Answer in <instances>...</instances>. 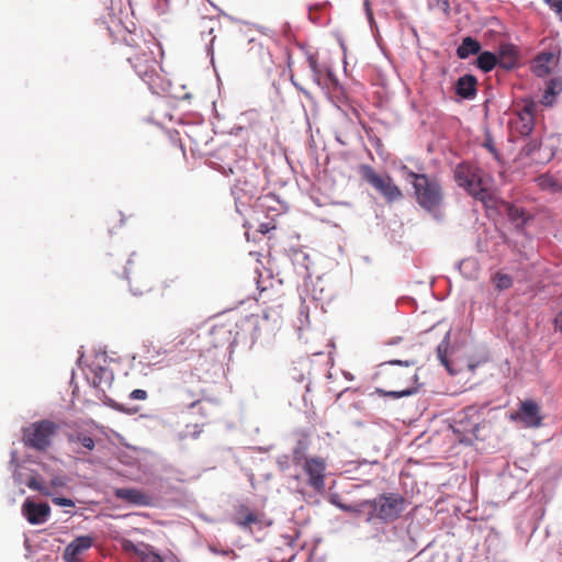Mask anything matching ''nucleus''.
I'll return each instance as SVG.
<instances>
[{
    "label": "nucleus",
    "instance_id": "56",
    "mask_svg": "<svg viewBox=\"0 0 562 562\" xmlns=\"http://www.w3.org/2000/svg\"><path fill=\"white\" fill-rule=\"evenodd\" d=\"M131 263H132V259H128L127 260V266H131ZM128 273H130L128 272V267H125V269H124V278L125 279H128Z\"/></svg>",
    "mask_w": 562,
    "mask_h": 562
},
{
    "label": "nucleus",
    "instance_id": "34",
    "mask_svg": "<svg viewBox=\"0 0 562 562\" xmlns=\"http://www.w3.org/2000/svg\"><path fill=\"white\" fill-rule=\"evenodd\" d=\"M375 393L383 395V396H390L393 398H401V397L413 395L415 393V390L414 389H405L402 391H384L382 389H376Z\"/></svg>",
    "mask_w": 562,
    "mask_h": 562
},
{
    "label": "nucleus",
    "instance_id": "31",
    "mask_svg": "<svg viewBox=\"0 0 562 562\" xmlns=\"http://www.w3.org/2000/svg\"><path fill=\"white\" fill-rule=\"evenodd\" d=\"M188 400H191V402L187 405L189 409H199V414L203 417L207 416L205 404H203L202 400L200 397H194L191 393V391H186L184 394Z\"/></svg>",
    "mask_w": 562,
    "mask_h": 562
},
{
    "label": "nucleus",
    "instance_id": "51",
    "mask_svg": "<svg viewBox=\"0 0 562 562\" xmlns=\"http://www.w3.org/2000/svg\"><path fill=\"white\" fill-rule=\"evenodd\" d=\"M554 323H555V327L562 333V310L557 315Z\"/></svg>",
    "mask_w": 562,
    "mask_h": 562
},
{
    "label": "nucleus",
    "instance_id": "35",
    "mask_svg": "<svg viewBox=\"0 0 562 562\" xmlns=\"http://www.w3.org/2000/svg\"><path fill=\"white\" fill-rule=\"evenodd\" d=\"M301 299H302V304H301L299 318H297L300 322L299 329H302L303 327H305L310 324L308 306L306 305V300L303 299V296H301Z\"/></svg>",
    "mask_w": 562,
    "mask_h": 562
},
{
    "label": "nucleus",
    "instance_id": "24",
    "mask_svg": "<svg viewBox=\"0 0 562 562\" xmlns=\"http://www.w3.org/2000/svg\"><path fill=\"white\" fill-rule=\"evenodd\" d=\"M122 548L125 552L138 557L143 562L146 561L148 553L154 549L150 544L144 542L134 543L132 540H123Z\"/></svg>",
    "mask_w": 562,
    "mask_h": 562
},
{
    "label": "nucleus",
    "instance_id": "29",
    "mask_svg": "<svg viewBox=\"0 0 562 562\" xmlns=\"http://www.w3.org/2000/svg\"><path fill=\"white\" fill-rule=\"evenodd\" d=\"M307 63H308V67H310L311 71H312L314 81L318 86L323 87V80H322L323 69L321 68L316 56L313 54H308Z\"/></svg>",
    "mask_w": 562,
    "mask_h": 562
},
{
    "label": "nucleus",
    "instance_id": "7",
    "mask_svg": "<svg viewBox=\"0 0 562 562\" xmlns=\"http://www.w3.org/2000/svg\"><path fill=\"white\" fill-rule=\"evenodd\" d=\"M480 423L481 415L479 411L469 406L456 414L451 428L461 443H472L479 438Z\"/></svg>",
    "mask_w": 562,
    "mask_h": 562
},
{
    "label": "nucleus",
    "instance_id": "37",
    "mask_svg": "<svg viewBox=\"0 0 562 562\" xmlns=\"http://www.w3.org/2000/svg\"><path fill=\"white\" fill-rule=\"evenodd\" d=\"M544 3L554 12L555 16L562 22V0H543Z\"/></svg>",
    "mask_w": 562,
    "mask_h": 562
},
{
    "label": "nucleus",
    "instance_id": "26",
    "mask_svg": "<svg viewBox=\"0 0 562 562\" xmlns=\"http://www.w3.org/2000/svg\"><path fill=\"white\" fill-rule=\"evenodd\" d=\"M497 65V57L491 52H480L476 58V66L484 72L491 71Z\"/></svg>",
    "mask_w": 562,
    "mask_h": 562
},
{
    "label": "nucleus",
    "instance_id": "45",
    "mask_svg": "<svg viewBox=\"0 0 562 562\" xmlns=\"http://www.w3.org/2000/svg\"><path fill=\"white\" fill-rule=\"evenodd\" d=\"M435 5L438 7L443 13L449 14L450 3L448 0H435Z\"/></svg>",
    "mask_w": 562,
    "mask_h": 562
},
{
    "label": "nucleus",
    "instance_id": "61",
    "mask_svg": "<svg viewBox=\"0 0 562 562\" xmlns=\"http://www.w3.org/2000/svg\"><path fill=\"white\" fill-rule=\"evenodd\" d=\"M220 331H222L223 334H228V336H232V330H223V329H221Z\"/></svg>",
    "mask_w": 562,
    "mask_h": 562
},
{
    "label": "nucleus",
    "instance_id": "50",
    "mask_svg": "<svg viewBox=\"0 0 562 562\" xmlns=\"http://www.w3.org/2000/svg\"><path fill=\"white\" fill-rule=\"evenodd\" d=\"M364 8H366V13H367L368 20L371 23L373 21V13H372V11L370 9L368 0H364Z\"/></svg>",
    "mask_w": 562,
    "mask_h": 562
},
{
    "label": "nucleus",
    "instance_id": "46",
    "mask_svg": "<svg viewBox=\"0 0 562 562\" xmlns=\"http://www.w3.org/2000/svg\"><path fill=\"white\" fill-rule=\"evenodd\" d=\"M145 562H164L161 555L153 549L150 553H148Z\"/></svg>",
    "mask_w": 562,
    "mask_h": 562
},
{
    "label": "nucleus",
    "instance_id": "54",
    "mask_svg": "<svg viewBox=\"0 0 562 562\" xmlns=\"http://www.w3.org/2000/svg\"><path fill=\"white\" fill-rule=\"evenodd\" d=\"M213 31H214V27H213V26H207V25H205V26H204V30L201 32V34H202V36H203L205 33H207L209 35H212Z\"/></svg>",
    "mask_w": 562,
    "mask_h": 562
},
{
    "label": "nucleus",
    "instance_id": "25",
    "mask_svg": "<svg viewBox=\"0 0 562 562\" xmlns=\"http://www.w3.org/2000/svg\"><path fill=\"white\" fill-rule=\"evenodd\" d=\"M68 441L70 443L80 445L86 451L93 450L95 446L93 438L86 431H77L68 435Z\"/></svg>",
    "mask_w": 562,
    "mask_h": 562
},
{
    "label": "nucleus",
    "instance_id": "47",
    "mask_svg": "<svg viewBox=\"0 0 562 562\" xmlns=\"http://www.w3.org/2000/svg\"><path fill=\"white\" fill-rule=\"evenodd\" d=\"M524 211L520 209H512L509 211V216L513 221H517L519 217H522Z\"/></svg>",
    "mask_w": 562,
    "mask_h": 562
},
{
    "label": "nucleus",
    "instance_id": "62",
    "mask_svg": "<svg viewBox=\"0 0 562 562\" xmlns=\"http://www.w3.org/2000/svg\"><path fill=\"white\" fill-rule=\"evenodd\" d=\"M536 147H537V144H536V143L530 144V148H531V149H533V148H536Z\"/></svg>",
    "mask_w": 562,
    "mask_h": 562
},
{
    "label": "nucleus",
    "instance_id": "18",
    "mask_svg": "<svg viewBox=\"0 0 562 562\" xmlns=\"http://www.w3.org/2000/svg\"><path fill=\"white\" fill-rule=\"evenodd\" d=\"M457 95L464 100H473L477 93V79L470 74L458 78L454 87Z\"/></svg>",
    "mask_w": 562,
    "mask_h": 562
},
{
    "label": "nucleus",
    "instance_id": "49",
    "mask_svg": "<svg viewBox=\"0 0 562 562\" xmlns=\"http://www.w3.org/2000/svg\"><path fill=\"white\" fill-rule=\"evenodd\" d=\"M33 464H34L33 468L38 469L40 472L43 471V472L52 475L47 464H45V463H35V462Z\"/></svg>",
    "mask_w": 562,
    "mask_h": 562
},
{
    "label": "nucleus",
    "instance_id": "17",
    "mask_svg": "<svg viewBox=\"0 0 562 562\" xmlns=\"http://www.w3.org/2000/svg\"><path fill=\"white\" fill-rule=\"evenodd\" d=\"M94 543L93 537L89 535L76 537L64 550L65 562H79L80 555L89 550Z\"/></svg>",
    "mask_w": 562,
    "mask_h": 562
},
{
    "label": "nucleus",
    "instance_id": "5",
    "mask_svg": "<svg viewBox=\"0 0 562 562\" xmlns=\"http://www.w3.org/2000/svg\"><path fill=\"white\" fill-rule=\"evenodd\" d=\"M454 180L475 200L485 203L490 198L487 190L483 187L481 170L477 167L464 162L459 164L454 169Z\"/></svg>",
    "mask_w": 562,
    "mask_h": 562
},
{
    "label": "nucleus",
    "instance_id": "41",
    "mask_svg": "<svg viewBox=\"0 0 562 562\" xmlns=\"http://www.w3.org/2000/svg\"><path fill=\"white\" fill-rule=\"evenodd\" d=\"M483 147L486 148L494 156L495 159H499L498 150L496 149L492 138H486L483 143Z\"/></svg>",
    "mask_w": 562,
    "mask_h": 562
},
{
    "label": "nucleus",
    "instance_id": "3",
    "mask_svg": "<svg viewBox=\"0 0 562 562\" xmlns=\"http://www.w3.org/2000/svg\"><path fill=\"white\" fill-rule=\"evenodd\" d=\"M34 463L31 459L25 458L19 461L18 452L11 451L10 467L12 469V477L16 485H25L32 491H36L45 496L52 495L49 488L44 482L42 473L38 469L31 467Z\"/></svg>",
    "mask_w": 562,
    "mask_h": 562
},
{
    "label": "nucleus",
    "instance_id": "19",
    "mask_svg": "<svg viewBox=\"0 0 562 562\" xmlns=\"http://www.w3.org/2000/svg\"><path fill=\"white\" fill-rule=\"evenodd\" d=\"M115 496L120 499H123L127 503L137 506H148L151 504V497L137 488H117L115 491Z\"/></svg>",
    "mask_w": 562,
    "mask_h": 562
},
{
    "label": "nucleus",
    "instance_id": "36",
    "mask_svg": "<svg viewBox=\"0 0 562 562\" xmlns=\"http://www.w3.org/2000/svg\"><path fill=\"white\" fill-rule=\"evenodd\" d=\"M448 337L449 334L446 335L445 339L437 347V356L445 367H448V359L446 357L449 347Z\"/></svg>",
    "mask_w": 562,
    "mask_h": 562
},
{
    "label": "nucleus",
    "instance_id": "43",
    "mask_svg": "<svg viewBox=\"0 0 562 562\" xmlns=\"http://www.w3.org/2000/svg\"><path fill=\"white\" fill-rule=\"evenodd\" d=\"M130 398L144 401L147 398V392L145 390L136 389L130 393Z\"/></svg>",
    "mask_w": 562,
    "mask_h": 562
},
{
    "label": "nucleus",
    "instance_id": "10",
    "mask_svg": "<svg viewBox=\"0 0 562 562\" xmlns=\"http://www.w3.org/2000/svg\"><path fill=\"white\" fill-rule=\"evenodd\" d=\"M236 157V149L231 146H224L213 155L209 165L225 176L229 173L235 175L241 170H246L248 167H255L252 161L247 159H237Z\"/></svg>",
    "mask_w": 562,
    "mask_h": 562
},
{
    "label": "nucleus",
    "instance_id": "64",
    "mask_svg": "<svg viewBox=\"0 0 562 562\" xmlns=\"http://www.w3.org/2000/svg\"><path fill=\"white\" fill-rule=\"evenodd\" d=\"M539 68H542L541 66ZM542 75V71L541 69L538 70V76H541Z\"/></svg>",
    "mask_w": 562,
    "mask_h": 562
},
{
    "label": "nucleus",
    "instance_id": "40",
    "mask_svg": "<svg viewBox=\"0 0 562 562\" xmlns=\"http://www.w3.org/2000/svg\"><path fill=\"white\" fill-rule=\"evenodd\" d=\"M328 502L339 508L340 510L345 512V508L347 504L341 502V497L338 493H330L328 496Z\"/></svg>",
    "mask_w": 562,
    "mask_h": 562
},
{
    "label": "nucleus",
    "instance_id": "57",
    "mask_svg": "<svg viewBox=\"0 0 562 562\" xmlns=\"http://www.w3.org/2000/svg\"><path fill=\"white\" fill-rule=\"evenodd\" d=\"M211 551H212V552H214V553H218V554L221 553V554H223V555H226V554H228V553H229V551H221V550H216V549H214V548H211Z\"/></svg>",
    "mask_w": 562,
    "mask_h": 562
},
{
    "label": "nucleus",
    "instance_id": "52",
    "mask_svg": "<svg viewBox=\"0 0 562 562\" xmlns=\"http://www.w3.org/2000/svg\"><path fill=\"white\" fill-rule=\"evenodd\" d=\"M215 41V36H212L210 43L206 45L207 55L211 56V60L213 61V43Z\"/></svg>",
    "mask_w": 562,
    "mask_h": 562
},
{
    "label": "nucleus",
    "instance_id": "16",
    "mask_svg": "<svg viewBox=\"0 0 562 562\" xmlns=\"http://www.w3.org/2000/svg\"><path fill=\"white\" fill-rule=\"evenodd\" d=\"M326 79L327 83L325 87L327 88V94L330 102L339 110H342L344 106L348 105V98L345 91V88L339 82L336 75L330 69H326Z\"/></svg>",
    "mask_w": 562,
    "mask_h": 562
},
{
    "label": "nucleus",
    "instance_id": "27",
    "mask_svg": "<svg viewBox=\"0 0 562 562\" xmlns=\"http://www.w3.org/2000/svg\"><path fill=\"white\" fill-rule=\"evenodd\" d=\"M293 262H294V265H296V269L300 274H302L303 277H311V273H310L311 260H310V256L306 252H304L302 250L295 251L293 255Z\"/></svg>",
    "mask_w": 562,
    "mask_h": 562
},
{
    "label": "nucleus",
    "instance_id": "9",
    "mask_svg": "<svg viewBox=\"0 0 562 562\" xmlns=\"http://www.w3.org/2000/svg\"><path fill=\"white\" fill-rule=\"evenodd\" d=\"M360 175L375 191H378L387 202H395L402 199L401 189L394 183L389 175L380 176L369 165L360 166Z\"/></svg>",
    "mask_w": 562,
    "mask_h": 562
},
{
    "label": "nucleus",
    "instance_id": "23",
    "mask_svg": "<svg viewBox=\"0 0 562 562\" xmlns=\"http://www.w3.org/2000/svg\"><path fill=\"white\" fill-rule=\"evenodd\" d=\"M481 50V44L477 40L467 36L457 48V56L460 59H467L470 55H476Z\"/></svg>",
    "mask_w": 562,
    "mask_h": 562
},
{
    "label": "nucleus",
    "instance_id": "59",
    "mask_svg": "<svg viewBox=\"0 0 562 562\" xmlns=\"http://www.w3.org/2000/svg\"><path fill=\"white\" fill-rule=\"evenodd\" d=\"M291 81L293 82L294 87H296L297 89L300 90H303V88H301L294 80H293V77L291 78Z\"/></svg>",
    "mask_w": 562,
    "mask_h": 562
},
{
    "label": "nucleus",
    "instance_id": "20",
    "mask_svg": "<svg viewBox=\"0 0 562 562\" xmlns=\"http://www.w3.org/2000/svg\"><path fill=\"white\" fill-rule=\"evenodd\" d=\"M532 104H526L518 114L516 130L520 135L528 136L535 127V120L532 113Z\"/></svg>",
    "mask_w": 562,
    "mask_h": 562
},
{
    "label": "nucleus",
    "instance_id": "48",
    "mask_svg": "<svg viewBox=\"0 0 562 562\" xmlns=\"http://www.w3.org/2000/svg\"><path fill=\"white\" fill-rule=\"evenodd\" d=\"M387 364H391V366H406V367H408V366H413V364H415V362H414V361H407V360H406V361H402V360H390V361L387 362Z\"/></svg>",
    "mask_w": 562,
    "mask_h": 562
},
{
    "label": "nucleus",
    "instance_id": "8",
    "mask_svg": "<svg viewBox=\"0 0 562 562\" xmlns=\"http://www.w3.org/2000/svg\"><path fill=\"white\" fill-rule=\"evenodd\" d=\"M56 429L55 423L48 419L35 422L23 428V442L26 447L44 451L50 446Z\"/></svg>",
    "mask_w": 562,
    "mask_h": 562
},
{
    "label": "nucleus",
    "instance_id": "21",
    "mask_svg": "<svg viewBox=\"0 0 562 562\" xmlns=\"http://www.w3.org/2000/svg\"><path fill=\"white\" fill-rule=\"evenodd\" d=\"M562 93V76L551 78L542 94L541 104L552 106L555 103L557 97Z\"/></svg>",
    "mask_w": 562,
    "mask_h": 562
},
{
    "label": "nucleus",
    "instance_id": "2",
    "mask_svg": "<svg viewBox=\"0 0 562 562\" xmlns=\"http://www.w3.org/2000/svg\"><path fill=\"white\" fill-rule=\"evenodd\" d=\"M406 499L398 493H382L371 499V510L366 517L367 522L379 521L390 524L397 520L406 508Z\"/></svg>",
    "mask_w": 562,
    "mask_h": 562
},
{
    "label": "nucleus",
    "instance_id": "30",
    "mask_svg": "<svg viewBox=\"0 0 562 562\" xmlns=\"http://www.w3.org/2000/svg\"><path fill=\"white\" fill-rule=\"evenodd\" d=\"M307 451V443L303 440H299L296 446L293 449V462L296 465H301L304 462V459H307L306 457Z\"/></svg>",
    "mask_w": 562,
    "mask_h": 562
},
{
    "label": "nucleus",
    "instance_id": "1",
    "mask_svg": "<svg viewBox=\"0 0 562 562\" xmlns=\"http://www.w3.org/2000/svg\"><path fill=\"white\" fill-rule=\"evenodd\" d=\"M402 171L405 179L413 186L418 205L435 221L441 222L443 220V191L439 180L426 173L414 172L406 166L402 167Z\"/></svg>",
    "mask_w": 562,
    "mask_h": 562
},
{
    "label": "nucleus",
    "instance_id": "55",
    "mask_svg": "<svg viewBox=\"0 0 562 562\" xmlns=\"http://www.w3.org/2000/svg\"><path fill=\"white\" fill-rule=\"evenodd\" d=\"M312 296H313V300H315V301H322V300H324V297H323L322 295H317V294H316V288H315V286H314V289H313V294H312Z\"/></svg>",
    "mask_w": 562,
    "mask_h": 562
},
{
    "label": "nucleus",
    "instance_id": "42",
    "mask_svg": "<svg viewBox=\"0 0 562 562\" xmlns=\"http://www.w3.org/2000/svg\"><path fill=\"white\" fill-rule=\"evenodd\" d=\"M53 502L56 505L63 506V507H74L75 506V502L72 499L66 498V497H54Z\"/></svg>",
    "mask_w": 562,
    "mask_h": 562
},
{
    "label": "nucleus",
    "instance_id": "6",
    "mask_svg": "<svg viewBox=\"0 0 562 562\" xmlns=\"http://www.w3.org/2000/svg\"><path fill=\"white\" fill-rule=\"evenodd\" d=\"M128 61L153 93L159 94L161 91H165L164 79L157 71L159 65L153 53H144L142 56L137 55L133 58L130 57Z\"/></svg>",
    "mask_w": 562,
    "mask_h": 562
},
{
    "label": "nucleus",
    "instance_id": "58",
    "mask_svg": "<svg viewBox=\"0 0 562 562\" xmlns=\"http://www.w3.org/2000/svg\"><path fill=\"white\" fill-rule=\"evenodd\" d=\"M551 57H552L551 54H547V55L542 54V55L539 56V60L542 59V58H544L546 60H549Z\"/></svg>",
    "mask_w": 562,
    "mask_h": 562
},
{
    "label": "nucleus",
    "instance_id": "63",
    "mask_svg": "<svg viewBox=\"0 0 562 562\" xmlns=\"http://www.w3.org/2000/svg\"><path fill=\"white\" fill-rule=\"evenodd\" d=\"M204 22H205L206 24H209V23H214L212 20H204Z\"/></svg>",
    "mask_w": 562,
    "mask_h": 562
},
{
    "label": "nucleus",
    "instance_id": "44",
    "mask_svg": "<svg viewBox=\"0 0 562 562\" xmlns=\"http://www.w3.org/2000/svg\"><path fill=\"white\" fill-rule=\"evenodd\" d=\"M50 485L54 487H64L66 485V479L61 475H52Z\"/></svg>",
    "mask_w": 562,
    "mask_h": 562
},
{
    "label": "nucleus",
    "instance_id": "60",
    "mask_svg": "<svg viewBox=\"0 0 562 562\" xmlns=\"http://www.w3.org/2000/svg\"><path fill=\"white\" fill-rule=\"evenodd\" d=\"M200 432H201V430H194V432H193V438H198V437H199V435H200Z\"/></svg>",
    "mask_w": 562,
    "mask_h": 562
},
{
    "label": "nucleus",
    "instance_id": "22",
    "mask_svg": "<svg viewBox=\"0 0 562 562\" xmlns=\"http://www.w3.org/2000/svg\"><path fill=\"white\" fill-rule=\"evenodd\" d=\"M232 521L241 529H250L251 525L259 522V517L256 513L249 510L247 507L241 506L237 514L232 518Z\"/></svg>",
    "mask_w": 562,
    "mask_h": 562
},
{
    "label": "nucleus",
    "instance_id": "53",
    "mask_svg": "<svg viewBox=\"0 0 562 562\" xmlns=\"http://www.w3.org/2000/svg\"><path fill=\"white\" fill-rule=\"evenodd\" d=\"M289 458L286 456H282L278 459V463L281 467V469H285L288 467Z\"/></svg>",
    "mask_w": 562,
    "mask_h": 562
},
{
    "label": "nucleus",
    "instance_id": "33",
    "mask_svg": "<svg viewBox=\"0 0 562 562\" xmlns=\"http://www.w3.org/2000/svg\"><path fill=\"white\" fill-rule=\"evenodd\" d=\"M537 182L542 189H550L552 191H558L560 189V184L557 179L550 175L539 176Z\"/></svg>",
    "mask_w": 562,
    "mask_h": 562
},
{
    "label": "nucleus",
    "instance_id": "12",
    "mask_svg": "<svg viewBox=\"0 0 562 562\" xmlns=\"http://www.w3.org/2000/svg\"><path fill=\"white\" fill-rule=\"evenodd\" d=\"M307 485L316 493L325 491L327 462L321 457H308L301 464Z\"/></svg>",
    "mask_w": 562,
    "mask_h": 562
},
{
    "label": "nucleus",
    "instance_id": "39",
    "mask_svg": "<svg viewBox=\"0 0 562 562\" xmlns=\"http://www.w3.org/2000/svg\"><path fill=\"white\" fill-rule=\"evenodd\" d=\"M150 289H151V282L148 280L146 282H144L140 288L134 286L132 284V282L130 281V290H131L132 294L135 296L143 295L145 292H148Z\"/></svg>",
    "mask_w": 562,
    "mask_h": 562
},
{
    "label": "nucleus",
    "instance_id": "32",
    "mask_svg": "<svg viewBox=\"0 0 562 562\" xmlns=\"http://www.w3.org/2000/svg\"><path fill=\"white\" fill-rule=\"evenodd\" d=\"M493 282L498 291L507 290L513 285V278L509 274L497 272Z\"/></svg>",
    "mask_w": 562,
    "mask_h": 562
},
{
    "label": "nucleus",
    "instance_id": "28",
    "mask_svg": "<svg viewBox=\"0 0 562 562\" xmlns=\"http://www.w3.org/2000/svg\"><path fill=\"white\" fill-rule=\"evenodd\" d=\"M369 510H371V499H362L355 504H347L345 508V513H350L356 516L366 514V517L368 516Z\"/></svg>",
    "mask_w": 562,
    "mask_h": 562
},
{
    "label": "nucleus",
    "instance_id": "15",
    "mask_svg": "<svg viewBox=\"0 0 562 562\" xmlns=\"http://www.w3.org/2000/svg\"><path fill=\"white\" fill-rule=\"evenodd\" d=\"M236 327L240 329L241 333L236 330L234 338L232 340L228 338L229 347L240 341L249 342L250 345L255 344L256 339L258 338L257 330L259 327L258 318L256 316L251 315L246 317L240 322V324H237Z\"/></svg>",
    "mask_w": 562,
    "mask_h": 562
},
{
    "label": "nucleus",
    "instance_id": "11",
    "mask_svg": "<svg viewBox=\"0 0 562 562\" xmlns=\"http://www.w3.org/2000/svg\"><path fill=\"white\" fill-rule=\"evenodd\" d=\"M259 188L257 177L252 173L239 177L232 188L236 212L243 214L254 199H257Z\"/></svg>",
    "mask_w": 562,
    "mask_h": 562
},
{
    "label": "nucleus",
    "instance_id": "38",
    "mask_svg": "<svg viewBox=\"0 0 562 562\" xmlns=\"http://www.w3.org/2000/svg\"><path fill=\"white\" fill-rule=\"evenodd\" d=\"M475 267V261L473 259H463L458 263V268L467 276V278H472L473 273L468 271Z\"/></svg>",
    "mask_w": 562,
    "mask_h": 562
},
{
    "label": "nucleus",
    "instance_id": "14",
    "mask_svg": "<svg viewBox=\"0 0 562 562\" xmlns=\"http://www.w3.org/2000/svg\"><path fill=\"white\" fill-rule=\"evenodd\" d=\"M512 420H520L526 427H539L542 423L540 408L538 404L531 400H527L520 404L518 412L510 414Z\"/></svg>",
    "mask_w": 562,
    "mask_h": 562
},
{
    "label": "nucleus",
    "instance_id": "4",
    "mask_svg": "<svg viewBox=\"0 0 562 562\" xmlns=\"http://www.w3.org/2000/svg\"><path fill=\"white\" fill-rule=\"evenodd\" d=\"M105 362L104 355H98L95 360L88 367L86 376L91 386L95 390L97 396L104 402L105 405L115 407L123 411L122 406L114 403L113 400L109 398L105 394V390L111 386L114 375L112 370L100 362Z\"/></svg>",
    "mask_w": 562,
    "mask_h": 562
},
{
    "label": "nucleus",
    "instance_id": "13",
    "mask_svg": "<svg viewBox=\"0 0 562 562\" xmlns=\"http://www.w3.org/2000/svg\"><path fill=\"white\" fill-rule=\"evenodd\" d=\"M22 516L31 525L45 524L50 516V507L47 503H35L27 497L22 504Z\"/></svg>",
    "mask_w": 562,
    "mask_h": 562
}]
</instances>
